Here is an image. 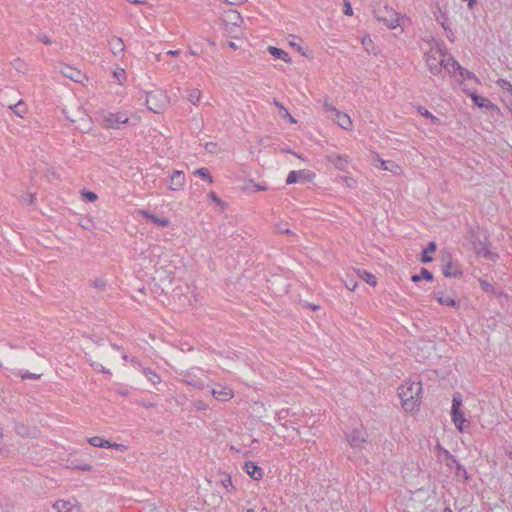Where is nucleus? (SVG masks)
<instances>
[{"mask_svg": "<svg viewBox=\"0 0 512 512\" xmlns=\"http://www.w3.org/2000/svg\"><path fill=\"white\" fill-rule=\"evenodd\" d=\"M229 46L232 48V49H236L237 46L234 42H229Z\"/></svg>", "mask_w": 512, "mask_h": 512, "instance_id": "nucleus-61", "label": "nucleus"}, {"mask_svg": "<svg viewBox=\"0 0 512 512\" xmlns=\"http://www.w3.org/2000/svg\"><path fill=\"white\" fill-rule=\"evenodd\" d=\"M427 45L428 48H423V50L426 64L432 74L438 75L444 69L460 83L466 80H471L476 84L479 83L478 78L472 72L463 68L453 56L448 54L441 43L430 40L427 41Z\"/></svg>", "mask_w": 512, "mask_h": 512, "instance_id": "nucleus-1", "label": "nucleus"}, {"mask_svg": "<svg viewBox=\"0 0 512 512\" xmlns=\"http://www.w3.org/2000/svg\"><path fill=\"white\" fill-rule=\"evenodd\" d=\"M216 147V145L214 143H207L206 144V149L209 151V152H214V148Z\"/></svg>", "mask_w": 512, "mask_h": 512, "instance_id": "nucleus-54", "label": "nucleus"}, {"mask_svg": "<svg viewBox=\"0 0 512 512\" xmlns=\"http://www.w3.org/2000/svg\"><path fill=\"white\" fill-rule=\"evenodd\" d=\"M231 484H232V483H231V479H230V478H228V480H227L226 484H224V487H227V485H231Z\"/></svg>", "mask_w": 512, "mask_h": 512, "instance_id": "nucleus-64", "label": "nucleus"}, {"mask_svg": "<svg viewBox=\"0 0 512 512\" xmlns=\"http://www.w3.org/2000/svg\"><path fill=\"white\" fill-rule=\"evenodd\" d=\"M222 22L225 30L230 34H233L234 37H238V35L241 34L243 19L240 13L236 10L230 9L225 11L222 17Z\"/></svg>", "mask_w": 512, "mask_h": 512, "instance_id": "nucleus-7", "label": "nucleus"}, {"mask_svg": "<svg viewBox=\"0 0 512 512\" xmlns=\"http://www.w3.org/2000/svg\"><path fill=\"white\" fill-rule=\"evenodd\" d=\"M346 439L352 448H361L366 443V433L362 428L353 429L346 434Z\"/></svg>", "mask_w": 512, "mask_h": 512, "instance_id": "nucleus-14", "label": "nucleus"}, {"mask_svg": "<svg viewBox=\"0 0 512 512\" xmlns=\"http://www.w3.org/2000/svg\"><path fill=\"white\" fill-rule=\"evenodd\" d=\"M91 367L97 371V372H100V373H106V374H111L110 370L106 369L101 363L99 362H91L90 363Z\"/></svg>", "mask_w": 512, "mask_h": 512, "instance_id": "nucleus-42", "label": "nucleus"}, {"mask_svg": "<svg viewBox=\"0 0 512 512\" xmlns=\"http://www.w3.org/2000/svg\"><path fill=\"white\" fill-rule=\"evenodd\" d=\"M361 277L371 286H375L377 284L376 277L369 272L364 271L361 274Z\"/></svg>", "mask_w": 512, "mask_h": 512, "instance_id": "nucleus-40", "label": "nucleus"}, {"mask_svg": "<svg viewBox=\"0 0 512 512\" xmlns=\"http://www.w3.org/2000/svg\"><path fill=\"white\" fill-rule=\"evenodd\" d=\"M456 475L458 477H463L465 480L468 479V473H467V470L464 468V466H462L461 464H457V470H456Z\"/></svg>", "mask_w": 512, "mask_h": 512, "instance_id": "nucleus-43", "label": "nucleus"}, {"mask_svg": "<svg viewBox=\"0 0 512 512\" xmlns=\"http://www.w3.org/2000/svg\"><path fill=\"white\" fill-rule=\"evenodd\" d=\"M42 42H44L45 44H51V41L47 38V37H44L41 39Z\"/></svg>", "mask_w": 512, "mask_h": 512, "instance_id": "nucleus-60", "label": "nucleus"}, {"mask_svg": "<svg viewBox=\"0 0 512 512\" xmlns=\"http://www.w3.org/2000/svg\"><path fill=\"white\" fill-rule=\"evenodd\" d=\"M356 286H357L356 284H353V285H352V284H349V285H347V288H348L349 290L353 291V290H355Z\"/></svg>", "mask_w": 512, "mask_h": 512, "instance_id": "nucleus-59", "label": "nucleus"}, {"mask_svg": "<svg viewBox=\"0 0 512 512\" xmlns=\"http://www.w3.org/2000/svg\"><path fill=\"white\" fill-rule=\"evenodd\" d=\"M113 76L115 77V79L117 80V82L119 84H123L124 81L126 80V72L123 68H117L113 72Z\"/></svg>", "mask_w": 512, "mask_h": 512, "instance_id": "nucleus-38", "label": "nucleus"}, {"mask_svg": "<svg viewBox=\"0 0 512 512\" xmlns=\"http://www.w3.org/2000/svg\"><path fill=\"white\" fill-rule=\"evenodd\" d=\"M194 174L206 180L210 184L214 182L213 177L210 175L207 168H198L194 171Z\"/></svg>", "mask_w": 512, "mask_h": 512, "instance_id": "nucleus-36", "label": "nucleus"}, {"mask_svg": "<svg viewBox=\"0 0 512 512\" xmlns=\"http://www.w3.org/2000/svg\"><path fill=\"white\" fill-rule=\"evenodd\" d=\"M168 102V96L162 90H155L146 95V105L148 109L154 113L163 111L168 105Z\"/></svg>", "mask_w": 512, "mask_h": 512, "instance_id": "nucleus-8", "label": "nucleus"}, {"mask_svg": "<svg viewBox=\"0 0 512 512\" xmlns=\"http://www.w3.org/2000/svg\"><path fill=\"white\" fill-rule=\"evenodd\" d=\"M81 195L83 197L84 200L88 201V202H94L98 199V196L96 193L92 192V191H82L81 192Z\"/></svg>", "mask_w": 512, "mask_h": 512, "instance_id": "nucleus-41", "label": "nucleus"}, {"mask_svg": "<svg viewBox=\"0 0 512 512\" xmlns=\"http://www.w3.org/2000/svg\"><path fill=\"white\" fill-rule=\"evenodd\" d=\"M66 118L75 124L76 128L82 133H89L93 128L92 118L82 108L78 109V117L73 118L66 115Z\"/></svg>", "mask_w": 512, "mask_h": 512, "instance_id": "nucleus-9", "label": "nucleus"}, {"mask_svg": "<svg viewBox=\"0 0 512 512\" xmlns=\"http://www.w3.org/2000/svg\"><path fill=\"white\" fill-rule=\"evenodd\" d=\"M436 250V244L434 242H430L428 246L424 249L421 261L424 263H428L432 261V257L429 256L430 253H433Z\"/></svg>", "mask_w": 512, "mask_h": 512, "instance_id": "nucleus-33", "label": "nucleus"}, {"mask_svg": "<svg viewBox=\"0 0 512 512\" xmlns=\"http://www.w3.org/2000/svg\"><path fill=\"white\" fill-rule=\"evenodd\" d=\"M343 12L347 16H352L353 15V9H352L351 3L348 0H344V10H343Z\"/></svg>", "mask_w": 512, "mask_h": 512, "instance_id": "nucleus-45", "label": "nucleus"}, {"mask_svg": "<svg viewBox=\"0 0 512 512\" xmlns=\"http://www.w3.org/2000/svg\"><path fill=\"white\" fill-rule=\"evenodd\" d=\"M356 286H357L356 284H353V285H352V284H349V285H347V288H348L349 290L353 291V290H355Z\"/></svg>", "mask_w": 512, "mask_h": 512, "instance_id": "nucleus-58", "label": "nucleus"}, {"mask_svg": "<svg viewBox=\"0 0 512 512\" xmlns=\"http://www.w3.org/2000/svg\"><path fill=\"white\" fill-rule=\"evenodd\" d=\"M101 125L106 129L119 130L124 125H137L140 118L135 115H130L128 111H103L100 114Z\"/></svg>", "mask_w": 512, "mask_h": 512, "instance_id": "nucleus-3", "label": "nucleus"}, {"mask_svg": "<svg viewBox=\"0 0 512 512\" xmlns=\"http://www.w3.org/2000/svg\"><path fill=\"white\" fill-rule=\"evenodd\" d=\"M295 416H296V413L293 412L291 409L284 408V409L279 410L276 413V420L279 423H281L284 427H286V428L291 427L294 430H296V427L294 425L297 424V421L296 420H288V418L295 417Z\"/></svg>", "mask_w": 512, "mask_h": 512, "instance_id": "nucleus-16", "label": "nucleus"}, {"mask_svg": "<svg viewBox=\"0 0 512 512\" xmlns=\"http://www.w3.org/2000/svg\"><path fill=\"white\" fill-rule=\"evenodd\" d=\"M53 508L57 512H77L79 510L75 503L66 500H57L53 504Z\"/></svg>", "mask_w": 512, "mask_h": 512, "instance_id": "nucleus-24", "label": "nucleus"}, {"mask_svg": "<svg viewBox=\"0 0 512 512\" xmlns=\"http://www.w3.org/2000/svg\"><path fill=\"white\" fill-rule=\"evenodd\" d=\"M274 105L280 110L281 117L287 119L291 123H296L294 117L288 112V110L279 101L274 100Z\"/></svg>", "mask_w": 512, "mask_h": 512, "instance_id": "nucleus-34", "label": "nucleus"}, {"mask_svg": "<svg viewBox=\"0 0 512 512\" xmlns=\"http://www.w3.org/2000/svg\"><path fill=\"white\" fill-rule=\"evenodd\" d=\"M109 48L113 55H115L116 57L124 55L125 45L120 37H112L109 40Z\"/></svg>", "mask_w": 512, "mask_h": 512, "instance_id": "nucleus-23", "label": "nucleus"}, {"mask_svg": "<svg viewBox=\"0 0 512 512\" xmlns=\"http://www.w3.org/2000/svg\"><path fill=\"white\" fill-rule=\"evenodd\" d=\"M337 181H341L349 189L357 188V180L350 175H342L337 178Z\"/></svg>", "mask_w": 512, "mask_h": 512, "instance_id": "nucleus-31", "label": "nucleus"}, {"mask_svg": "<svg viewBox=\"0 0 512 512\" xmlns=\"http://www.w3.org/2000/svg\"><path fill=\"white\" fill-rule=\"evenodd\" d=\"M208 375V371L199 367H192L181 373V381L196 389L202 390L207 386Z\"/></svg>", "mask_w": 512, "mask_h": 512, "instance_id": "nucleus-5", "label": "nucleus"}, {"mask_svg": "<svg viewBox=\"0 0 512 512\" xmlns=\"http://www.w3.org/2000/svg\"><path fill=\"white\" fill-rule=\"evenodd\" d=\"M435 299L439 304L449 307H456L457 303L453 294H444L440 292L434 293Z\"/></svg>", "mask_w": 512, "mask_h": 512, "instance_id": "nucleus-25", "label": "nucleus"}, {"mask_svg": "<svg viewBox=\"0 0 512 512\" xmlns=\"http://www.w3.org/2000/svg\"><path fill=\"white\" fill-rule=\"evenodd\" d=\"M315 173L310 171V170H307V169H303V170H298V171H290L287 178H286V183L287 184H293V183H297V182H301V183H309V182H312L315 178Z\"/></svg>", "mask_w": 512, "mask_h": 512, "instance_id": "nucleus-11", "label": "nucleus"}, {"mask_svg": "<svg viewBox=\"0 0 512 512\" xmlns=\"http://www.w3.org/2000/svg\"><path fill=\"white\" fill-rule=\"evenodd\" d=\"M376 18L379 22L383 23L388 29L401 28V31L410 24V19L396 12L393 8L385 6L376 12Z\"/></svg>", "mask_w": 512, "mask_h": 512, "instance_id": "nucleus-4", "label": "nucleus"}, {"mask_svg": "<svg viewBox=\"0 0 512 512\" xmlns=\"http://www.w3.org/2000/svg\"><path fill=\"white\" fill-rule=\"evenodd\" d=\"M435 20L439 23L444 30H447V15L445 12L439 10L438 14H435Z\"/></svg>", "mask_w": 512, "mask_h": 512, "instance_id": "nucleus-37", "label": "nucleus"}, {"mask_svg": "<svg viewBox=\"0 0 512 512\" xmlns=\"http://www.w3.org/2000/svg\"><path fill=\"white\" fill-rule=\"evenodd\" d=\"M10 108L13 110V112L17 116H19L21 118H23L27 113V107H26L25 103L23 102V100H20L15 105H11Z\"/></svg>", "mask_w": 512, "mask_h": 512, "instance_id": "nucleus-32", "label": "nucleus"}, {"mask_svg": "<svg viewBox=\"0 0 512 512\" xmlns=\"http://www.w3.org/2000/svg\"><path fill=\"white\" fill-rule=\"evenodd\" d=\"M398 395L403 409L411 414L419 411L422 400V383L420 380H405L398 388Z\"/></svg>", "mask_w": 512, "mask_h": 512, "instance_id": "nucleus-2", "label": "nucleus"}, {"mask_svg": "<svg viewBox=\"0 0 512 512\" xmlns=\"http://www.w3.org/2000/svg\"><path fill=\"white\" fill-rule=\"evenodd\" d=\"M361 43L366 52L372 53V54L377 53L376 45L374 44L373 40L371 39V37L369 35H364L361 38Z\"/></svg>", "mask_w": 512, "mask_h": 512, "instance_id": "nucleus-28", "label": "nucleus"}, {"mask_svg": "<svg viewBox=\"0 0 512 512\" xmlns=\"http://www.w3.org/2000/svg\"><path fill=\"white\" fill-rule=\"evenodd\" d=\"M419 113L429 119H436V117L431 114L427 109L423 108V107H419L418 109Z\"/></svg>", "mask_w": 512, "mask_h": 512, "instance_id": "nucleus-47", "label": "nucleus"}, {"mask_svg": "<svg viewBox=\"0 0 512 512\" xmlns=\"http://www.w3.org/2000/svg\"><path fill=\"white\" fill-rule=\"evenodd\" d=\"M201 91L198 88L187 90V100L193 105H197L201 100Z\"/></svg>", "mask_w": 512, "mask_h": 512, "instance_id": "nucleus-29", "label": "nucleus"}, {"mask_svg": "<svg viewBox=\"0 0 512 512\" xmlns=\"http://www.w3.org/2000/svg\"><path fill=\"white\" fill-rule=\"evenodd\" d=\"M137 213L139 215L143 216L144 218L150 220L151 222H153L157 226L167 227V226L170 225V220L168 218H165V217L160 218V217L150 213L147 210L139 209L137 211Z\"/></svg>", "mask_w": 512, "mask_h": 512, "instance_id": "nucleus-20", "label": "nucleus"}, {"mask_svg": "<svg viewBox=\"0 0 512 512\" xmlns=\"http://www.w3.org/2000/svg\"><path fill=\"white\" fill-rule=\"evenodd\" d=\"M109 448H114L116 450H124L126 447L124 445H122V444L110 442Z\"/></svg>", "mask_w": 512, "mask_h": 512, "instance_id": "nucleus-51", "label": "nucleus"}, {"mask_svg": "<svg viewBox=\"0 0 512 512\" xmlns=\"http://www.w3.org/2000/svg\"><path fill=\"white\" fill-rule=\"evenodd\" d=\"M94 286L97 287V288H104L105 287V282L103 280H96L94 282Z\"/></svg>", "mask_w": 512, "mask_h": 512, "instance_id": "nucleus-52", "label": "nucleus"}, {"mask_svg": "<svg viewBox=\"0 0 512 512\" xmlns=\"http://www.w3.org/2000/svg\"><path fill=\"white\" fill-rule=\"evenodd\" d=\"M58 71L61 73L64 77L74 81V82H81L83 78V74L80 70L70 67L65 64H59Z\"/></svg>", "mask_w": 512, "mask_h": 512, "instance_id": "nucleus-17", "label": "nucleus"}, {"mask_svg": "<svg viewBox=\"0 0 512 512\" xmlns=\"http://www.w3.org/2000/svg\"><path fill=\"white\" fill-rule=\"evenodd\" d=\"M23 379H38L40 378V375L26 372L20 375Z\"/></svg>", "mask_w": 512, "mask_h": 512, "instance_id": "nucleus-49", "label": "nucleus"}, {"mask_svg": "<svg viewBox=\"0 0 512 512\" xmlns=\"http://www.w3.org/2000/svg\"><path fill=\"white\" fill-rule=\"evenodd\" d=\"M326 160L331 163L336 169L346 172L351 159L346 154H339V153H329L326 155Z\"/></svg>", "mask_w": 512, "mask_h": 512, "instance_id": "nucleus-12", "label": "nucleus"}, {"mask_svg": "<svg viewBox=\"0 0 512 512\" xmlns=\"http://www.w3.org/2000/svg\"><path fill=\"white\" fill-rule=\"evenodd\" d=\"M323 109L326 113H331V118L336 114V111H339L331 102L325 100L323 102Z\"/></svg>", "mask_w": 512, "mask_h": 512, "instance_id": "nucleus-39", "label": "nucleus"}, {"mask_svg": "<svg viewBox=\"0 0 512 512\" xmlns=\"http://www.w3.org/2000/svg\"><path fill=\"white\" fill-rule=\"evenodd\" d=\"M463 91L468 95L470 96V98L472 99L473 103L478 106L479 108H490L493 106V104L490 102L489 99L483 97V96H480L478 94H476L474 91L470 90V89H466V88H463Z\"/></svg>", "mask_w": 512, "mask_h": 512, "instance_id": "nucleus-21", "label": "nucleus"}, {"mask_svg": "<svg viewBox=\"0 0 512 512\" xmlns=\"http://www.w3.org/2000/svg\"><path fill=\"white\" fill-rule=\"evenodd\" d=\"M505 455L512 460V444H506L503 447Z\"/></svg>", "mask_w": 512, "mask_h": 512, "instance_id": "nucleus-48", "label": "nucleus"}, {"mask_svg": "<svg viewBox=\"0 0 512 512\" xmlns=\"http://www.w3.org/2000/svg\"><path fill=\"white\" fill-rule=\"evenodd\" d=\"M442 272L446 277H459L462 275L460 268L452 262L449 254L442 257L441 260Z\"/></svg>", "mask_w": 512, "mask_h": 512, "instance_id": "nucleus-13", "label": "nucleus"}, {"mask_svg": "<svg viewBox=\"0 0 512 512\" xmlns=\"http://www.w3.org/2000/svg\"><path fill=\"white\" fill-rule=\"evenodd\" d=\"M425 279L428 281H432L433 275L426 268H422L420 274H416L412 276L413 282H419L420 280Z\"/></svg>", "mask_w": 512, "mask_h": 512, "instance_id": "nucleus-35", "label": "nucleus"}, {"mask_svg": "<svg viewBox=\"0 0 512 512\" xmlns=\"http://www.w3.org/2000/svg\"><path fill=\"white\" fill-rule=\"evenodd\" d=\"M231 484H232V483H231V479H230V478H228V480H227L226 484H224V487H227V485H231Z\"/></svg>", "mask_w": 512, "mask_h": 512, "instance_id": "nucleus-62", "label": "nucleus"}, {"mask_svg": "<svg viewBox=\"0 0 512 512\" xmlns=\"http://www.w3.org/2000/svg\"><path fill=\"white\" fill-rule=\"evenodd\" d=\"M209 198L218 205H223L222 200L217 196V194L214 191H211L209 193Z\"/></svg>", "mask_w": 512, "mask_h": 512, "instance_id": "nucleus-46", "label": "nucleus"}, {"mask_svg": "<svg viewBox=\"0 0 512 512\" xmlns=\"http://www.w3.org/2000/svg\"><path fill=\"white\" fill-rule=\"evenodd\" d=\"M481 285L483 287L484 290H488V287H489V283H487L486 281H481Z\"/></svg>", "mask_w": 512, "mask_h": 512, "instance_id": "nucleus-56", "label": "nucleus"}, {"mask_svg": "<svg viewBox=\"0 0 512 512\" xmlns=\"http://www.w3.org/2000/svg\"><path fill=\"white\" fill-rule=\"evenodd\" d=\"M255 189H256L257 191H261V190H265V187H263V186H261V185H259V184H256V185H255Z\"/></svg>", "mask_w": 512, "mask_h": 512, "instance_id": "nucleus-57", "label": "nucleus"}, {"mask_svg": "<svg viewBox=\"0 0 512 512\" xmlns=\"http://www.w3.org/2000/svg\"><path fill=\"white\" fill-rule=\"evenodd\" d=\"M462 399L460 394H456L452 399V408H451V420L455 425L456 429L459 432H465L469 428V422L464 416V413L461 410Z\"/></svg>", "mask_w": 512, "mask_h": 512, "instance_id": "nucleus-6", "label": "nucleus"}, {"mask_svg": "<svg viewBox=\"0 0 512 512\" xmlns=\"http://www.w3.org/2000/svg\"><path fill=\"white\" fill-rule=\"evenodd\" d=\"M122 359L126 362H130L131 364H133L134 366H137V367H140V362L138 361L137 358L135 357H130L128 356L126 353H123L122 355Z\"/></svg>", "mask_w": 512, "mask_h": 512, "instance_id": "nucleus-44", "label": "nucleus"}, {"mask_svg": "<svg viewBox=\"0 0 512 512\" xmlns=\"http://www.w3.org/2000/svg\"><path fill=\"white\" fill-rule=\"evenodd\" d=\"M88 443L94 447L109 448L110 441L99 436L90 437Z\"/></svg>", "mask_w": 512, "mask_h": 512, "instance_id": "nucleus-30", "label": "nucleus"}, {"mask_svg": "<svg viewBox=\"0 0 512 512\" xmlns=\"http://www.w3.org/2000/svg\"><path fill=\"white\" fill-rule=\"evenodd\" d=\"M75 468L78 470H81V471H91L92 470V466L87 463L77 465Z\"/></svg>", "mask_w": 512, "mask_h": 512, "instance_id": "nucleus-50", "label": "nucleus"}, {"mask_svg": "<svg viewBox=\"0 0 512 512\" xmlns=\"http://www.w3.org/2000/svg\"><path fill=\"white\" fill-rule=\"evenodd\" d=\"M462 1L466 2L470 9H472L476 4V0H462Z\"/></svg>", "mask_w": 512, "mask_h": 512, "instance_id": "nucleus-53", "label": "nucleus"}, {"mask_svg": "<svg viewBox=\"0 0 512 512\" xmlns=\"http://www.w3.org/2000/svg\"><path fill=\"white\" fill-rule=\"evenodd\" d=\"M332 119L337 123L339 127L344 130L350 131L353 128V122L350 116L342 111H336V114L332 117Z\"/></svg>", "mask_w": 512, "mask_h": 512, "instance_id": "nucleus-19", "label": "nucleus"}, {"mask_svg": "<svg viewBox=\"0 0 512 512\" xmlns=\"http://www.w3.org/2000/svg\"><path fill=\"white\" fill-rule=\"evenodd\" d=\"M375 161L377 163H379V165L375 164V166L381 168L382 170L389 171L394 175H402L403 174V169L401 168V166L398 165L394 161L383 160V159L379 158V156H377Z\"/></svg>", "mask_w": 512, "mask_h": 512, "instance_id": "nucleus-18", "label": "nucleus"}, {"mask_svg": "<svg viewBox=\"0 0 512 512\" xmlns=\"http://www.w3.org/2000/svg\"><path fill=\"white\" fill-rule=\"evenodd\" d=\"M167 54L170 56H177L179 55V50H169Z\"/></svg>", "mask_w": 512, "mask_h": 512, "instance_id": "nucleus-55", "label": "nucleus"}, {"mask_svg": "<svg viewBox=\"0 0 512 512\" xmlns=\"http://www.w3.org/2000/svg\"><path fill=\"white\" fill-rule=\"evenodd\" d=\"M142 373L153 385L160 384L162 381L161 376L151 368H142Z\"/></svg>", "mask_w": 512, "mask_h": 512, "instance_id": "nucleus-27", "label": "nucleus"}, {"mask_svg": "<svg viewBox=\"0 0 512 512\" xmlns=\"http://www.w3.org/2000/svg\"><path fill=\"white\" fill-rule=\"evenodd\" d=\"M213 398L217 401L226 402L234 397V391L231 386L215 383L210 391Z\"/></svg>", "mask_w": 512, "mask_h": 512, "instance_id": "nucleus-10", "label": "nucleus"}, {"mask_svg": "<svg viewBox=\"0 0 512 512\" xmlns=\"http://www.w3.org/2000/svg\"><path fill=\"white\" fill-rule=\"evenodd\" d=\"M267 50L275 58L281 59L285 63H290L291 62V57L284 50H282L280 48H277V47H274V46H268Z\"/></svg>", "mask_w": 512, "mask_h": 512, "instance_id": "nucleus-26", "label": "nucleus"}, {"mask_svg": "<svg viewBox=\"0 0 512 512\" xmlns=\"http://www.w3.org/2000/svg\"><path fill=\"white\" fill-rule=\"evenodd\" d=\"M231 484H232V483H231V479H230V478H228V480H227L226 484H224V487H227V485H231Z\"/></svg>", "mask_w": 512, "mask_h": 512, "instance_id": "nucleus-63", "label": "nucleus"}, {"mask_svg": "<svg viewBox=\"0 0 512 512\" xmlns=\"http://www.w3.org/2000/svg\"><path fill=\"white\" fill-rule=\"evenodd\" d=\"M245 472L254 480H260L263 477V470L253 461H247L244 464Z\"/></svg>", "mask_w": 512, "mask_h": 512, "instance_id": "nucleus-22", "label": "nucleus"}, {"mask_svg": "<svg viewBox=\"0 0 512 512\" xmlns=\"http://www.w3.org/2000/svg\"><path fill=\"white\" fill-rule=\"evenodd\" d=\"M186 184L185 174L181 170H175L171 176L168 188L169 190L176 192L183 190Z\"/></svg>", "mask_w": 512, "mask_h": 512, "instance_id": "nucleus-15", "label": "nucleus"}]
</instances>
